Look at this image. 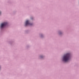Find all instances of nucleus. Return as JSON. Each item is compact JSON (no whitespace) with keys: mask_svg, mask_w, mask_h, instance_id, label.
<instances>
[{"mask_svg":"<svg viewBox=\"0 0 79 79\" xmlns=\"http://www.w3.org/2000/svg\"><path fill=\"white\" fill-rule=\"evenodd\" d=\"M1 14V12H0V15Z\"/></svg>","mask_w":79,"mask_h":79,"instance_id":"5","label":"nucleus"},{"mask_svg":"<svg viewBox=\"0 0 79 79\" xmlns=\"http://www.w3.org/2000/svg\"><path fill=\"white\" fill-rule=\"evenodd\" d=\"M40 57L42 58V56H40Z\"/></svg>","mask_w":79,"mask_h":79,"instance_id":"4","label":"nucleus"},{"mask_svg":"<svg viewBox=\"0 0 79 79\" xmlns=\"http://www.w3.org/2000/svg\"><path fill=\"white\" fill-rule=\"evenodd\" d=\"M28 25H32V24H30L29 23V21L28 20H27V21H26V22L25 23V26H27Z\"/></svg>","mask_w":79,"mask_h":79,"instance_id":"3","label":"nucleus"},{"mask_svg":"<svg viewBox=\"0 0 79 79\" xmlns=\"http://www.w3.org/2000/svg\"><path fill=\"white\" fill-rule=\"evenodd\" d=\"M70 54L69 53H67L65 55L63 58V60L64 61H67L70 59Z\"/></svg>","mask_w":79,"mask_h":79,"instance_id":"1","label":"nucleus"},{"mask_svg":"<svg viewBox=\"0 0 79 79\" xmlns=\"http://www.w3.org/2000/svg\"><path fill=\"white\" fill-rule=\"evenodd\" d=\"M7 24V23L6 22L2 23L1 24V28H2L4 27L5 26H6V25Z\"/></svg>","mask_w":79,"mask_h":79,"instance_id":"2","label":"nucleus"}]
</instances>
